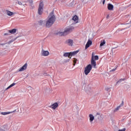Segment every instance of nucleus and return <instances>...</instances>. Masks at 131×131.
I'll use <instances>...</instances> for the list:
<instances>
[{
    "mask_svg": "<svg viewBox=\"0 0 131 131\" xmlns=\"http://www.w3.org/2000/svg\"><path fill=\"white\" fill-rule=\"evenodd\" d=\"M74 29L73 27H70L69 28L67 29L63 32H59L57 34L59 35H66V34H68L69 32L72 31V30Z\"/></svg>",
    "mask_w": 131,
    "mask_h": 131,
    "instance_id": "2",
    "label": "nucleus"
},
{
    "mask_svg": "<svg viewBox=\"0 0 131 131\" xmlns=\"http://www.w3.org/2000/svg\"><path fill=\"white\" fill-rule=\"evenodd\" d=\"M89 117H90V122H93V121H94V119H95V117H94V115H93L92 114H90Z\"/></svg>",
    "mask_w": 131,
    "mask_h": 131,
    "instance_id": "14",
    "label": "nucleus"
},
{
    "mask_svg": "<svg viewBox=\"0 0 131 131\" xmlns=\"http://www.w3.org/2000/svg\"><path fill=\"white\" fill-rule=\"evenodd\" d=\"M4 35L5 36H6V35H9V33H5L4 34Z\"/></svg>",
    "mask_w": 131,
    "mask_h": 131,
    "instance_id": "32",
    "label": "nucleus"
},
{
    "mask_svg": "<svg viewBox=\"0 0 131 131\" xmlns=\"http://www.w3.org/2000/svg\"><path fill=\"white\" fill-rule=\"evenodd\" d=\"M4 45H5V44H1V46H4Z\"/></svg>",
    "mask_w": 131,
    "mask_h": 131,
    "instance_id": "35",
    "label": "nucleus"
},
{
    "mask_svg": "<svg viewBox=\"0 0 131 131\" xmlns=\"http://www.w3.org/2000/svg\"><path fill=\"white\" fill-rule=\"evenodd\" d=\"M27 69V63H25L19 70V72H21L22 71H24V70H26Z\"/></svg>",
    "mask_w": 131,
    "mask_h": 131,
    "instance_id": "9",
    "label": "nucleus"
},
{
    "mask_svg": "<svg viewBox=\"0 0 131 131\" xmlns=\"http://www.w3.org/2000/svg\"><path fill=\"white\" fill-rule=\"evenodd\" d=\"M94 58L95 61L99 60V56L98 55H96L94 56Z\"/></svg>",
    "mask_w": 131,
    "mask_h": 131,
    "instance_id": "23",
    "label": "nucleus"
},
{
    "mask_svg": "<svg viewBox=\"0 0 131 131\" xmlns=\"http://www.w3.org/2000/svg\"><path fill=\"white\" fill-rule=\"evenodd\" d=\"M8 32L9 33H11V34H14V33H16L17 32V29H13L12 30H9Z\"/></svg>",
    "mask_w": 131,
    "mask_h": 131,
    "instance_id": "12",
    "label": "nucleus"
},
{
    "mask_svg": "<svg viewBox=\"0 0 131 131\" xmlns=\"http://www.w3.org/2000/svg\"><path fill=\"white\" fill-rule=\"evenodd\" d=\"M115 70H116V68H115V69H113L112 70V71H115Z\"/></svg>",
    "mask_w": 131,
    "mask_h": 131,
    "instance_id": "34",
    "label": "nucleus"
},
{
    "mask_svg": "<svg viewBox=\"0 0 131 131\" xmlns=\"http://www.w3.org/2000/svg\"><path fill=\"white\" fill-rule=\"evenodd\" d=\"M92 67L91 64H88L84 69V73L85 75H88L92 71Z\"/></svg>",
    "mask_w": 131,
    "mask_h": 131,
    "instance_id": "4",
    "label": "nucleus"
},
{
    "mask_svg": "<svg viewBox=\"0 0 131 131\" xmlns=\"http://www.w3.org/2000/svg\"><path fill=\"white\" fill-rule=\"evenodd\" d=\"M47 19L46 26V27L49 28V27H51V26H52V25H53V24H54L56 21V17H55V15H54V11H52L50 13Z\"/></svg>",
    "mask_w": 131,
    "mask_h": 131,
    "instance_id": "1",
    "label": "nucleus"
},
{
    "mask_svg": "<svg viewBox=\"0 0 131 131\" xmlns=\"http://www.w3.org/2000/svg\"><path fill=\"white\" fill-rule=\"evenodd\" d=\"M38 24L39 25H43V20H40L39 22H38Z\"/></svg>",
    "mask_w": 131,
    "mask_h": 131,
    "instance_id": "24",
    "label": "nucleus"
},
{
    "mask_svg": "<svg viewBox=\"0 0 131 131\" xmlns=\"http://www.w3.org/2000/svg\"><path fill=\"white\" fill-rule=\"evenodd\" d=\"M29 2L30 4H33V0H29Z\"/></svg>",
    "mask_w": 131,
    "mask_h": 131,
    "instance_id": "28",
    "label": "nucleus"
},
{
    "mask_svg": "<svg viewBox=\"0 0 131 131\" xmlns=\"http://www.w3.org/2000/svg\"><path fill=\"white\" fill-rule=\"evenodd\" d=\"M7 15L8 16H13L14 15V13L9 10H6Z\"/></svg>",
    "mask_w": 131,
    "mask_h": 131,
    "instance_id": "16",
    "label": "nucleus"
},
{
    "mask_svg": "<svg viewBox=\"0 0 131 131\" xmlns=\"http://www.w3.org/2000/svg\"><path fill=\"white\" fill-rule=\"evenodd\" d=\"M33 8H34V6H33V5H32L31 6V9H33Z\"/></svg>",
    "mask_w": 131,
    "mask_h": 131,
    "instance_id": "31",
    "label": "nucleus"
},
{
    "mask_svg": "<svg viewBox=\"0 0 131 131\" xmlns=\"http://www.w3.org/2000/svg\"><path fill=\"white\" fill-rule=\"evenodd\" d=\"M113 8H114V7L113 6V5L111 4H107V9L110 11H112V10H113Z\"/></svg>",
    "mask_w": 131,
    "mask_h": 131,
    "instance_id": "13",
    "label": "nucleus"
},
{
    "mask_svg": "<svg viewBox=\"0 0 131 131\" xmlns=\"http://www.w3.org/2000/svg\"><path fill=\"white\" fill-rule=\"evenodd\" d=\"M66 42L67 45H68V46H70L71 47H72V46H73V40L71 39H69L67 40Z\"/></svg>",
    "mask_w": 131,
    "mask_h": 131,
    "instance_id": "6",
    "label": "nucleus"
},
{
    "mask_svg": "<svg viewBox=\"0 0 131 131\" xmlns=\"http://www.w3.org/2000/svg\"><path fill=\"white\" fill-rule=\"evenodd\" d=\"M92 43H93V42L90 39H89L86 45L85 49L86 50L88 48H90L91 46H92Z\"/></svg>",
    "mask_w": 131,
    "mask_h": 131,
    "instance_id": "7",
    "label": "nucleus"
},
{
    "mask_svg": "<svg viewBox=\"0 0 131 131\" xmlns=\"http://www.w3.org/2000/svg\"><path fill=\"white\" fill-rule=\"evenodd\" d=\"M106 43V40L105 39H103V40H101L100 44V47H103L104 45Z\"/></svg>",
    "mask_w": 131,
    "mask_h": 131,
    "instance_id": "17",
    "label": "nucleus"
},
{
    "mask_svg": "<svg viewBox=\"0 0 131 131\" xmlns=\"http://www.w3.org/2000/svg\"><path fill=\"white\" fill-rule=\"evenodd\" d=\"M58 103L55 102L51 105V107L52 108V109L55 110V109H56L58 107Z\"/></svg>",
    "mask_w": 131,
    "mask_h": 131,
    "instance_id": "11",
    "label": "nucleus"
},
{
    "mask_svg": "<svg viewBox=\"0 0 131 131\" xmlns=\"http://www.w3.org/2000/svg\"><path fill=\"white\" fill-rule=\"evenodd\" d=\"M78 52H79V51L78 50H77L76 51L71 52V53L72 55V56H74V55H76V54H77L78 53Z\"/></svg>",
    "mask_w": 131,
    "mask_h": 131,
    "instance_id": "18",
    "label": "nucleus"
},
{
    "mask_svg": "<svg viewBox=\"0 0 131 131\" xmlns=\"http://www.w3.org/2000/svg\"><path fill=\"white\" fill-rule=\"evenodd\" d=\"M17 4L20 6H22V2H21V1H17Z\"/></svg>",
    "mask_w": 131,
    "mask_h": 131,
    "instance_id": "27",
    "label": "nucleus"
},
{
    "mask_svg": "<svg viewBox=\"0 0 131 131\" xmlns=\"http://www.w3.org/2000/svg\"><path fill=\"white\" fill-rule=\"evenodd\" d=\"M48 55H50V53L48 51L42 50L41 55L44 57H47Z\"/></svg>",
    "mask_w": 131,
    "mask_h": 131,
    "instance_id": "8",
    "label": "nucleus"
},
{
    "mask_svg": "<svg viewBox=\"0 0 131 131\" xmlns=\"http://www.w3.org/2000/svg\"><path fill=\"white\" fill-rule=\"evenodd\" d=\"M73 20L75 22V23H77L78 22V16H77V15H75L73 17Z\"/></svg>",
    "mask_w": 131,
    "mask_h": 131,
    "instance_id": "15",
    "label": "nucleus"
},
{
    "mask_svg": "<svg viewBox=\"0 0 131 131\" xmlns=\"http://www.w3.org/2000/svg\"><path fill=\"white\" fill-rule=\"evenodd\" d=\"M14 112H16V110H14L12 112H2L1 114L2 115H8V114H11L12 113H14Z\"/></svg>",
    "mask_w": 131,
    "mask_h": 131,
    "instance_id": "10",
    "label": "nucleus"
},
{
    "mask_svg": "<svg viewBox=\"0 0 131 131\" xmlns=\"http://www.w3.org/2000/svg\"><path fill=\"white\" fill-rule=\"evenodd\" d=\"M15 84H16V83H13L12 84H11L10 85H9L7 89L6 90H9V89H11V88H12V86H14V85H15Z\"/></svg>",
    "mask_w": 131,
    "mask_h": 131,
    "instance_id": "20",
    "label": "nucleus"
},
{
    "mask_svg": "<svg viewBox=\"0 0 131 131\" xmlns=\"http://www.w3.org/2000/svg\"><path fill=\"white\" fill-rule=\"evenodd\" d=\"M121 107V105H119L118 107H117L115 110H114V112H116V111H118L119 109Z\"/></svg>",
    "mask_w": 131,
    "mask_h": 131,
    "instance_id": "19",
    "label": "nucleus"
},
{
    "mask_svg": "<svg viewBox=\"0 0 131 131\" xmlns=\"http://www.w3.org/2000/svg\"><path fill=\"white\" fill-rule=\"evenodd\" d=\"M72 56V54H71V52H70L69 54L68 57L70 58V59H71Z\"/></svg>",
    "mask_w": 131,
    "mask_h": 131,
    "instance_id": "26",
    "label": "nucleus"
},
{
    "mask_svg": "<svg viewBox=\"0 0 131 131\" xmlns=\"http://www.w3.org/2000/svg\"><path fill=\"white\" fill-rule=\"evenodd\" d=\"M69 54H70V53H65L63 54V56L64 57H68V56H69Z\"/></svg>",
    "mask_w": 131,
    "mask_h": 131,
    "instance_id": "25",
    "label": "nucleus"
},
{
    "mask_svg": "<svg viewBox=\"0 0 131 131\" xmlns=\"http://www.w3.org/2000/svg\"><path fill=\"white\" fill-rule=\"evenodd\" d=\"M91 65L94 67V68H96V66H97L96 60H95V58H94V53H92Z\"/></svg>",
    "mask_w": 131,
    "mask_h": 131,
    "instance_id": "5",
    "label": "nucleus"
},
{
    "mask_svg": "<svg viewBox=\"0 0 131 131\" xmlns=\"http://www.w3.org/2000/svg\"><path fill=\"white\" fill-rule=\"evenodd\" d=\"M73 62H74L73 66H75V64H76V62H77V59H76V58H74L73 60Z\"/></svg>",
    "mask_w": 131,
    "mask_h": 131,
    "instance_id": "21",
    "label": "nucleus"
},
{
    "mask_svg": "<svg viewBox=\"0 0 131 131\" xmlns=\"http://www.w3.org/2000/svg\"><path fill=\"white\" fill-rule=\"evenodd\" d=\"M16 38H15L13 40H11L8 42H7L8 45H11V43H12V42H13V41H15V40H16Z\"/></svg>",
    "mask_w": 131,
    "mask_h": 131,
    "instance_id": "22",
    "label": "nucleus"
},
{
    "mask_svg": "<svg viewBox=\"0 0 131 131\" xmlns=\"http://www.w3.org/2000/svg\"><path fill=\"white\" fill-rule=\"evenodd\" d=\"M124 104V102H123V101H122L121 104L120 105V106H121V107H122V106H123V104Z\"/></svg>",
    "mask_w": 131,
    "mask_h": 131,
    "instance_id": "30",
    "label": "nucleus"
},
{
    "mask_svg": "<svg viewBox=\"0 0 131 131\" xmlns=\"http://www.w3.org/2000/svg\"><path fill=\"white\" fill-rule=\"evenodd\" d=\"M102 4L103 5H105V0H103Z\"/></svg>",
    "mask_w": 131,
    "mask_h": 131,
    "instance_id": "33",
    "label": "nucleus"
},
{
    "mask_svg": "<svg viewBox=\"0 0 131 131\" xmlns=\"http://www.w3.org/2000/svg\"><path fill=\"white\" fill-rule=\"evenodd\" d=\"M121 80H124V79H120V80L117 82V83H118V82H121Z\"/></svg>",
    "mask_w": 131,
    "mask_h": 131,
    "instance_id": "29",
    "label": "nucleus"
},
{
    "mask_svg": "<svg viewBox=\"0 0 131 131\" xmlns=\"http://www.w3.org/2000/svg\"><path fill=\"white\" fill-rule=\"evenodd\" d=\"M43 12V3L42 2H40L39 5V7L38 9V15H42Z\"/></svg>",
    "mask_w": 131,
    "mask_h": 131,
    "instance_id": "3",
    "label": "nucleus"
}]
</instances>
